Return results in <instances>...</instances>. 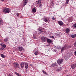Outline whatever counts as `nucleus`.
Listing matches in <instances>:
<instances>
[{
    "label": "nucleus",
    "mask_w": 76,
    "mask_h": 76,
    "mask_svg": "<svg viewBox=\"0 0 76 76\" xmlns=\"http://www.w3.org/2000/svg\"><path fill=\"white\" fill-rule=\"evenodd\" d=\"M3 12L5 13H9L10 12V9L7 8H4L3 9Z\"/></svg>",
    "instance_id": "nucleus-1"
},
{
    "label": "nucleus",
    "mask_w": 76,
    "mask_h": 76,
    "mask_svg": "<svg viewBox=\"0 0 76 76\" xmlns=\"http://www.w3.org/2000/svg\"><path fill=\"white\" fill-rule=\"evenodd\" d=\"M14 67H15L17 69H18V68H19V64L16 62L14 63Z\"/></svg>",
    "instance_id": "nucleus-2"
},
{
    "label": "nucleus",
    "mask_w": 76,
    "mask_h": 76,
    "mask_svg": "<svg viewBox=\"0 0 76 76\" xmlns=\"http://www.w3.org/2000/svg\"><path fill=\"white\" fill-rule=\"evenodd\" d=\"M41 0H38L37 1V4L39 5V7H42V4H41Z\"/></svg>",
    "instance_id": "nucleus-3"
},
{
    "label": "nucleus",
    "mask_w": 76,
    "mask_h": 76,
    "mask_svg": "<svg viewBox=\"0 0 76 76\" xmlns=\"http://www.w3.org/2000/svg\"><path fill=\"white\" fill-rule=\"evenodd\" d=\"M63 59H59L57 61V63L58 64H61V63H63Z\"/></svg>",
    "instance_id": "nucleus-4"
},
{
    "label": "nucleus",
    "mask_w": 76,
    "mask_h": 76,
    "mask_svg": "<svg viewBox=\"0 0 76 76\" xmlns=\"http://www.w3.org/2000/svg\"><path fill=\"white\" fill-rule=\"evenodd\" d=\"M47 38H46L45 37H42V40L44 42H45L47 41Z\"/></svg>",
    "instance_id": "nucleus-5"
},
{
    "label": "nucleus",
    "mask_w": 76,
    "mask_h": 76,
    "mask_svg": "<svg viewBox=\"0 0 76 76\" xmlns=\"http://www.w3.org/2000/svg\"><path fill=\"white\" fill-rule=\"evenodd\" d=\"M18 49L20 51H25V49L22 47H19Z\"/></svg>",
    "instance_id": "nucleus-6"
},
{
    "label": "nucleus",
    "mask_w": 76,
    "mask_h": 76,
    "mask_svg": "<svg viewBox=\"0 0 76 76\" xmlns=\"http://www.w3.org/2000/svg\"><path fill=\"white\" fill-rule=\"evenodd\" d=\"M38 30L39 31V32L40 33V34H42L43 33L44 34V31H43V30L41 28H39L38 29Z\"/></svg>",
    "instance_id": "nucleus-7"
},
{
    "label": "nucleus",
    "mask_w": 76,
    "mask_h": 76,
    "mask_svg": "<svg viewBox=\"0 0 76 76\" xmlns=\"http://www.w3.org/2000/svg\"><path fill=\"white\" fill-rule=\"evenodd\" d=\"M58 23L60 26H63V23L61 21H58Z\"/></svg>",
    "instance_id": "nucleus-8"
},
{
    "label": "nucleus",
    "mask_w": 76,
    "mask_h": 76,
    "mask_svg": "<svg viewBox=\"0 0 76 76\" xmlns=\"http://www.w3.org/2000/svg\"><path fill=\"white\" fill-rule=\"evenodd\" d=\"M24 65H25V69H27L28 68V63H24Z\"/></svg>",
    "instance_id": "nucleus-9"
},
{
    "label": "nucleus",
    "mask_w": 76,
    "mask_h": 76,
    "mask_svg": "<svg viewBox=\"0 0 76 76\" xmlns=\"http://www.w3.org/2000/svg\"><path fill=\"white\" fill-rule=\"evenodd\" d=\"M27 2H28V1L27 0H23V6H25L26 4H27Z\"/></svg>",
    "instance_id": "nucleus-10"
},
{
    "label": "nucleus",
    "mask_w": 76,
    "mask_h": 76,
    "mask_svg": "<svg viewBox=\"0 0 76 76\" xmlns=\"http://www.w3.org/2000/svg\"><path fill=\"white\" fill-rule=\"evenodd\" d=\"M76 67V64H73L72 65L71 68L72 69H75V67Z\"/></svg>",
    "instance_id": "nucleus-11"
},
{
    "label": "nucleus",
    "mask_w": 76,
    "mask_h": 76,
    "mask_svg": "<svg viewBox=\"0 0 76 76\" xmlns=\"http://www.w3.org/2000/svg\"><path fill=\"white\" fill-rule=\"evenodd\" d=\"M73 17H70L69 19V22H71L73 21Z\"/></svg>",
    "instance_id": "nucleus-12"
},
{
    "label": "nucleus",
    "mask_w": 76,
    "mask_h": 76,
    "mask_svg": "<svg viewBox=\"0 0 76 76\" xmlns=\"http://www.w3.org/2000/svg\"><path fill=\"white\" fill-rule=\"evenodd\" d=\"M24 64L23 62L21 63L20 64L21 67V68H22V69H23V68L24 67Z\"/></svg>",
    "instance_id": "nucleus-13"
},
{
    "label": "nucleus",
    "mask_w": 76,
    "mask_h": 76,
    "mask_svg": "<svg viewBox=\"0 0 76 76\" xmlns=\"http://www.w3.org/2000/svg\"><path fill=\"white\" fill-rule=\"evenodd\" d=\"M47 41L48 43H51L52 42V41L51 39H47Z\"/></svg>",
    "instance_id": "nucleus-14"
},
{
    "label": "nucleus",
    "mask_w": 76,
    "mask_h": 76,
    "mask_svg": "<svg viewBox=\"0 0 76 76\" xmlns=\"http://www.w3.org/2000/svg\"><path fill=\"white\" fill-rule=\"evenodd\" d=\"M66 32L67 33L70 32V29L69 28H67L66 30Z\"/></svg>",
    "instance_id": "nucleus-15"
},
{
    "label": "nucleus",
    "mask_w": 76,
    "mask_h": 76,
    "mask_svg": "<svg viewBox=\"0 0 76 76\" xmlns=\"http://www.w3.org/2000/svg\"><path fill=\"white\" fill-rule=\"evenodd\" d=\"M55 1L54 0H53L52 2L51 3V5L52 6H54V2Z\"/></svg>",
    "instance_id": "nucleus-16"
},
{
    "label": "nucleus",
    "mask_w": 76,
    "mask_h": 76,
    "mask_svg": "<svg viewBox=\"0 0 76 76\" xmlns=\"http://www.w3.org/2000/svg\"><path fill=\"white\" fill-rule=\"evenodd\" d=\"M32 12H33L35 13L37 12V10L35 9V8H33L32 10Z\"/></svg>",
    "instance_id": "nucleus-17"
},
{
    "label": "nucleus",
    "mask_w": 76,
    "mask_h": 76,
    "mask_svg": "<svg viewBox=\"0 0 76 76\" xmlns=\"http://www.w3.org/2000/svg\"><path fill=\"white\" fill-rule=\"evenodd\" d=\"M34 54L35 55H38V54H39L38 51V50L35 51L34 53Z\"/></svg>",
    "instance_id": "nucleus-18"
},
{
    "label": "nucleus",
    "mask_w": 76,
    "mask_h": 76,
    "mask_svg": "<svg viewBox=\"0 0 76 76\" xmlns=\"http://www.w3.org/2000/svg\"><path fill=\"white\" fill-rule=\"evenodd\" d=\"M57 64L55 63L51 65V66L52 67H54V66H57Z\"/></svg>",
    "instance_id": "nucleus-19"
},
{
    "label": "nucleus",
    "mask_w": 76,
    "mask_h": 76,
    "mask_svg": "<svg viewBox=\"0 0 76 76\" xmlns=\"http://www.w3.org/2000/svg\"><path fill=\"white\" fill-rule=\"evenodd\" d=\"M44 19H45V22H48V20L49 19L48 18L47 19V18H44Z\"/></svg>",
    "instance_id": "nucleus-20"
},
{
    "label": "nucleus",
    "mask_w": 76,
    "mask_h": 76,
    "mask_svg": "<svg viewBox=\"0 0 76 76\" xmlns=\"http://www.w3.org/2000/svg\"><path fill=\"white\" fill-rule=\"evenodd\" d=\"M71 37L72 38H75L76 37V34H72L71 35Z\"/></svg>",
    "instance_id": "nucleus-21"
},
{
    "label": "nucleus",
    "mask_w": 76,
    "mask_h": 76,
    "mask_svg": "<svg viewBox=\"0 0 76 76\" xmlns=\"http://www.w3.org/2000/svg\"><path fill=\"white\" fill-rule=\"evenodd\" d=\"M2 47L4 48H6V46L4 45V44H2L1 45Z\"/></svg>",
    "instance_id": "nucleus-22"
},
{
    "label": "nucleus",
    "mask_w": 76,
    "mask_h": 76,
    "mask_svg": "<svg viewBox=\"0 0 76 76\" xmlns=\"http://www.w3.org/2000/svg\"><path fill=\"white\" fill-rule=\"evenodd\" d=\"M9 39V38L8 37H6L5 39H4V41L5 42H7Z\"/></svg>",
    "instance_id": "nucleus-23"
},
{
    "label": "nucleus",
    "mask_w": 76,
    "mask_h": 76,
    "mask_svg": "<svg viewBox=\"0 0 76 76\" xmlns=\"http://www.w3.org/2000/svg\"><path fill=\"white\" fill-rule=\"evenodd\" d=\"M61 67H59L57 69V70L58 71H60V70H61Z\"/></svg>",
    "instance_id": "nucleus-24"
},
{
    "label": "nucleus",
    "mask_w": 76,
    "mask_h": 76,
    "mask_svg": "<svg viewBox=\"0 0 76 76\" xmlns=\"http://www.w3.org/2000/svg\"><path fill=\"white\" fill-rule=\"evenodd\" d=\"M1 56L2 57V58H4L5 57V56H4V55L3 54H1Z\"/></svg>",
    "instance_id": "nucleus-25"
},
{
    "label": "nucleus",
    "mask_w": 76,
    "mask_h": 76,
    "mask_svg": "<svg viewBox=\"0 0 76 76\" xmlns=\"http://www.w3.org/2000/svg\"><path fill=\"white\" fill-rule=\"evenodd\" d=\"M65 48L64 47H63L62 48L61 50V52H62V51H63V50H64Z\"/></svg>",
    "instance_id": "nucleus-26"
},
{
    "label": "nucleus",
    "mask_w": 76,
    "mask_h": 76,
    "mask_svg": "<svg viewBox=\"0 0 76 76\" xmlns=\"http://www.w3.org/2000/svg\"><path fill=\"white\" fill-rule=\"evenodd\" d=\"M0 50L1 51H3V50H5V48L2 47V48H1Z\"/></svg>",
    "instance_id": "nucleus-27"
},
{
    "label": "nucleus",
    "mask_w": 76,
    "mask_h": 76,
    "mask_svg": "<svg viewBox=\"0 0 76 76\" xmlns=\"http://www.w3.org/2000/svg\"><path fill=\"white\" fill-rule=\"evenodd\" d=\"M69 1V0H66V4H67Z\"/></svg>",
    "instance_id": "nucleus-28"
},
{
    "label": "nucleus",
    "mask_w": 76,
    "mask_h": 76,
    "mask_svg": "<svg viewBox=\"0 0 76 76\" xmlns=\"http://www.w3.org/2000/svg\"><path fill=\"white\" fill-rule=\"evenodd\" d=\"M42 72L44 73V74H45V75H47V73L45 72L44 71V70H42Z\"/></svg>",
    "instance_id": "nucleus-29"
},
{
    "label": "nucleus",
    "mask_w": 76,
    "mask_h": 76,
    "mask_svg": "<svg viewBox=\"0 0 76 76\" xmlns=\"http://www.w3.org/2000/svg\"><path fill=\"white\" fill-rule=\"evenodd\" d=\"M33 38L34 39H36V38H37V37H36V36H35V35H33Z\"/></svg>",
    "instance_id": "nucleus-30"
},
{
    "label": "nucleus",
    "mask_w": 76,
    "mask_h": 76,
    "mask_svg": "<svg viewBox=\"0 0 76 76\" xmlns=\"http://www.w3.org/2000/svg\"><path fill=\"white\" fill-rule=\"evenodd\" d=\"M74 28H76V23L74 24Z\"/></svg>",
    "instance_id": "nucleus-31"
},
{
    "label": "nucleus",
    "mask_w": 76,
    "mask_h": 76,
    "mask_svg": "<svg viewBox=\"0 0 76 76\" xmlns=\"http://www.w3.org/2000/svg\"><path fill=\"white\" fill-rule=\"evenodd\" d=\"M74 45L75 47H76V42H75V43H74Z\"/></svg>",
    "instance_id": "nucleus-32"
},
{
    "label": "nucleus",
    "mask_w": 76,
    "mask_h": 76,
    "mask_svg": "<svg viewBox=\"0 0 76 76\" xmlns=\"http://www.w3.org/2000/svg\"><path fill=\"white\" fill-rule=\"evenodd\" d=\"M0 22L3 23V20H2V19H0Z\"/></svg>",
    "instance_id": "nucleus-33"
},
{
    "label": "nucleus",
    "mask_w": 76,
    "mask_h": 76,
    "mask_svg": "<svg viewBox=\"0 0 76 76\" xmlns=\"http://www.w3.org/2000/svg\"><path fill=\"white\" fill-rule=\"evenodd\" d=\"M52 19L53 20H55V18H54V17H53L52 18Z\"/></svg>",
    "instance_id": "nucleus-34"
},
{
    "label": "nucleus",
    "mask_w": 76,
    "mask_h": 76,
    "mask_svg": "<svg viewBox=\"0 0 76 76\" xmlns=\"http://www.w3.org/2000/svg\"><path fill=\"white\" fill-rule=\"evenodd\" d=\"M50 37H51L52 38H54V36H50Z\"/></svg>",
    "instance_id": "nucleus-35"
},
{
    "label": "nucleus",
    "mask_w": 76,
    "mask_h": 76,
    "mask_svg": "<svg viewBox=\"0 0 76 76\" xmlns=\"http://www.w3.org/2000/svg\"><path fill=\"white\" fill-rule=\"evenodd\" d=\"M74 54H75V56H76V51H75V52H74Z\"/></svg>",
    "instance_id": "nucleus-36"
},
{
    "label": "nucleus",
    "mask_w": 76,
    "mask_h": 76,
    "mask_svg": "<svg viewBox=\"0 0 76 76\" xmlns=\"http://www.w3.org/2000/svg\"><path fill=\"white\" fill-rule=\"evenodd\" d=\"M20 55H22V56H23V54L22 53H20Z\"/></svg>",
    "instance_id": "nucleus-37"
},
{
    "label": "nucleus",
    "mask_w": 76,
    "mask_h": 76,
    "mask_svg": "<svg viewBox=\"0 0 76 76\" xmlns=\"http://www.w3.org/2000/svg\"><path fill=\"white\" fill-rule=\"evenodd\" d=\"M19 15V13H17V15L18 16Z\"/></svg>",
    "instance_id": "nucleus-38"
},
{
    "label": "nucleus",
    "mask_w": 76,
    "mask_h": 76,
    "mask_svg": "<svg viewBox=\"0 0 76 76\" xmlns=\"http://www.w3.org/2000/svg\"><path fill=\"white\" fill-rule=\"evenodd\" d=\"M3 22H0V25H1V24H2V23Z\"/></svg>",
    "instance_id": "nucleus-39"
},
{
    "label": "nucleus",
    "mask_w": 76,
    "mask_h": 76,
    "mask_svg": "<svg viewBox=\"0 0 76 76\" xmlns=\"http://www.w3.org/2000/svg\"><path fill=\"white\" fill-rule=\"evenodd\" d=\"M1 1H4V0H1Z\"/></svg>",
    "instance_id": "nucleus-40"
},
{
    "label": "nucleus",
    "mask_w": 76,
    "mask_h": 76,
    "mask_svg": "<svg viewBox=\"0 0 76 76\" xmlns=\"http://www.w3.org/2000/svg\"><path fill=\"white\" fill-rule=\"evenodd\" d=\"M35 32H36V34H37V32L36 31Z\"/></svg>",
    "instance_id": "nucleus-41"
},
{
    "label": "nucleus",
    "mask_w": 76,
    "mask_h": 76,
    "mask_svg": "<svg viewBox=\"0 0 76 76\" xmlns=\"http://www.w3.org/2000/svg\"><path fill=\"white\" fill-rule=\"evenodd\" d=\"M54 50L55 51V52L56 51V50Z\"/></svg>",
    "instance_id": "nucleus-42"
},
{
    "label": "nucleus",
    "mask_w": 76,
    "mask_h": 76,
    "mask_svg": "<svg viewBox=\"0 0 76 76\" xmlns=\"http://www.w3.org/2000/svg\"><path fill=\"white\" fill-rule=\"evenodd\" d=\"M67 76H69V75H67Z\"/></svg>",
    "instance_id": "nucleus-43"
}]
</instances>
